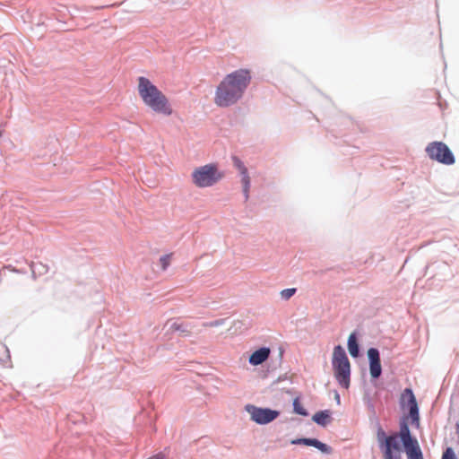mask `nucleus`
<instances>
[{"label": "nucleus", "instance_id": "nucleus-18", "mask_svg": "<svg viewBox=\"0 0 459 459\" xmlns=\"http://www.w3.org/2000/svg\"><path fill=\"white\" fill-rule=\"evenodd\" d=\"M232 160L234 166L238 169L241 176L248 174L247 169L246 168L243 161L239 158L234 156L232 158Z\"/></svg>", "mask_w": 459, "mask_h": 459}, {"label": "nucleus", "instance_id": "nucleus-24", "mask_svg": "<svg viewBox=\"0 0 459 459\" xmlns=\"http://www.w3.org/2000/svg\"><path fill=\"white\" fill-rule=\"evenodd\" d=\"M39 267H43V268H44V272H45V273H47V272H48V268H47L44 264H39Z\"/></svg>", "mask_w": 459, "mask_h": 459}, {"label": "nucleus", "instance_id": "nucleus-8", "mask_svg": "<svg viewBox=\"0 0 459 459\" xmlns=\"http://www.w3.org/2000/svg\"><path fill=\"white\" fill-rule=\"evenodd\" d=\"M245 411L249 413L251 420L258 425H266L276 420L281 412L278 410L268 407H257L253 404H247Z\"/></svg>", "mask_w": 459, "mask_h": 459}, {"label": "nucleus", "instance_id": "nucleus-19", "mask_svg": "<svg viewBox=\"0 0 459 459\" xmlns=\"http://www.w3.org/2000/svg\"><path fill=\"white\" fill-rule=\"evenodd\" d=\"M441 459H458L455 450L451 446L446 447L442 453Z\"/></svg>", "mask_w": 459, "mask_h": 459}, {"label": "nucleus", "instance_id": "nucleus-15", "mask_svg": "<svg viewBox=\"0 0 459 459\" xmlns=\"http://www.w3.org/2000/svg\"><path fill=\"white\" fill-rule=\"evenodd\" d=\"M166 326H169V330L180 332L181 333L187 334L190 330V325L186 323H178V322H167Z\"/></svg>", "mask_w": 459, "mask_h": 459}, {"label": "nucleus", "instance_id": "nucleus-2", "mask_svg": "<svg viewBox=\"0 0 459 459\" xmlns=\"http://www.w3.org/2000/svg\"><path fill=\"white\" fill-rule=\"evenodd\" d=\"M399 403L401 409H407L408 413L402 417L399 422V431L395 432V434L400 437L403 447H406L419 443L417 438L411 434L409 424L415 429H420V408L414 393L410 387L403 391Z\"/></svg>", "mask_w": 459, "mask_h": 459}, {"label": "nucleus", "instance_id": "nucleus-11", "mask_svg": "<svg viewBox=\"0 0 459 459\" xmlns=\"http://www.w3.org/2000/svg\"><path fill=\"white\" fill-rule=\"evenodd\" d=\"M270 354L271 349L266 346H262L250 354L248 363L252 366L261 365L268 359Z\"/></svg>", "mask_w": 459, "mask_h": 459}, {"label": "nucleus", "instance_id": "nucleus-23", "mask_svg": "<svg viewBox=\"0 0 459 459\" xmlns=\"http://www.w3.org/2000/svg\"><path fill=\"white\" fill-rule=\"evenodd\" d=\"M334 400L336 401L337 404L341 403V396L337 391H334Z\"/></svg>", "mask_w": 459, "mask_h": 459}, {"label": "nucleus", "instance_id": "nucleus-5", "mask_svg": "<svg viewBox=\"0 0 459 459\" xmlns=\"http://www.w3.org/2000/svg\"><path fill=\"white\" fill-rule=\"evenodd\" d=\"M377 438L384 459H402L400 452L403 449L400 437L395 433L386 435L380 424L377 426Z\"/></svg>", "mask_w": 459, "mask_h": 459}, {"label": "nucleus", "instance_id": "nucleus-17", "mask_svg": "<svg viewBox=\"0 0 459 459\" xmlns=\"http://www.w3.org/2000/svg\"><path fill=\"white\" fill-rule=\"evenodd\" d=\"M241 177H242L241 183H242V187H243V195L245 197V201H247L249 197L250 178H249L248 174L241 176Z\"/></svg>", "mask_w": 459, "mask_h": 459}, {"label": "nucleus", "instance_id": "nucleus-3", "mask_svg": "<svg viewBox=\"0 0 459 459\" xmlns=\"http://www.w3.org/2000/svg\"><path fill=\"white\" fill-rule=\"evenodd\" d=\"M138 92L143 103L153 112L164 116L172 114L168 98L148 78H138Z\"/></svg>", "mask_w": 459, "mask_h": 459}, {"label": "nucleus", "instance_id": "nucleus-9", "mask_svg": "<svg viewBox=\"0 0 459 459\" xmlns=\"http://www.w3.org/2000/svg\"><path fill=\"white\" fill-rule=\"evenodd\" d=\"M367 355L368 359L370 377L373 380L378 379L382 375L379 351L375 347H370L367 351Z\"/></svg>", "mask_w": 459, "mask_h": 459}, {"label": "nucleus", "instance_id": "nucleus-6", "mask_svg": "<svg viewBox=\"0 0 459 459\" xmlns=\"http://www.w3.org/2000/svg\"><path fill=\"white\" fill-rule=\"evenodd\" d=\"M221 174L218 171L216 165L207 164L195 169L192 173L194 184L201 188L212 186L221 178Z\"/></svg>", "mask_w": 459, "mask_h": 459}, {"label": "nucleus", "instance_id": "nucleus-26", "mask_svg": "<svg viewBox=\"0 0 459 459\" xmlns=\"http://www.w3.org/2000/svg\"><path fill=\"white\" fill-rule=\"evenodd\" d=\"M35 267H36V265H32V266H31V270H32V273H36V268H35Z\"/></svg>", "mask_w": 459, "mask_h": 459}, {"label": "nucleus", "instance_id": "nucleus-4", "mask_svg": "<svg viewBox=\"0 0 459 459\" xmlns=\"http://www.w3.org/2000/svg\"><path fill=\"white\" fill-rule=\"evenodd\" d=\"M334 377L339 385L348 389L351 385V363L343 347L334 346L332 359Z\"/></svg>", "mask_w": 459, "mask_h": 459}, {"label": "nucleus", "instance_id": "nucleus-21", "mask_svg": "<svg viewBox=\"0 0 459 459\" xmlns=\"http://www.w3.org/2000/svg\"><path fill=\"white\" fill-rule=\"evenodd\" d=\"M170 257H171L170 254L169 255H164L160 256V265H161V269L163 271H165L169 267Z\"/></svg>", "mask_w": 459, "mask_h": 459}, {"label": "nucleus", "instance_id": "nucleus-20", "mask_svg": "<svg viewBox=\"0 0 459 459\" xmlns=\"http://www.w3.org/2000/svg\"><path fill=\"white\" fill-rule=\"evenodd\" d=\"M297 292V289L296 288H288V289H284L282 290L280 294H281V298L284 300H288L290 299L295 293Z\"/></svg>", "mask_w": 459, "mask_h": 459}, {"label": "nucleus", "instance_id": "nucleus-10", "mask_svg": "<svg viewBox=\"0 0 459 459\" xmlns=\"http://www.w3.org/2000/svg\"><path fill=\"white\" fill-rule=\"evenodd\" d=\"M292 445H303L307 446H313L319 450L325 455H330L333 452V448L325 443H323L316 437H299L292 439L290 442Z\"/></svg>", "mask_w": 459, "mask_h": 459}, {"label": "nucleus", "instance_id": "nucleus-22", "mask_svg": "<svg viewBox=\"0 0 459 459\" xmlns=\"http://www.w3.org/2000/svg\"><path fill=\"white\" fill-rule=\"evenodd\" d=\"M225 321H226V319H217V320H214V321L205 324V325L211 326V327H217V326L222 325L225 323Z\"/></svg>", "mask_w": 459, "mask_h": 459}, {"label": "nucleus", "instance_id": "nucleus-14", "mask_svg": "<svg viewBox=\"0 0 459 459\" xmlns=\"http://www.w3.org/2000/svg\"><path fill=\"white\" fill-rule=\"evenodd\" d=\"M403 450L407 455V459H424L419 443L403 447Z\"/></svg>", "mask_w": 459, "mask_h": 459}, {"label": "nucleus", "instance_id": "nucleus-27", "mask_svg": "<svg viewBox=\"0 0 459 459\" xmlns=\"http://www.w3.org/2000/svg\"><path fill=\"white\" fill-rule=\"evenodd\" d=\"M370 408L374 410V405L370 403Z\"/></svg>", "mask_w": 459, "mask_h": 459}, {"label": "nucleus", "instance_id": "nucleus-1", "mask_svg": "<svg viewBox=\"0 0 459 459\" xmlns=\"http://www.w3.org/2000/svg\"><path fill=\"white\" fill-rule=\"evenodd\" d=\"M252 75L248 69H238L228 74L215 91L214 102L220 108H228L238 103L251 83Z\"/></svg>", "mask_w": 459, "mask_h": 459}, {"label": "nucleus", "instance_id": "nucleus-16", "mask_svg": "<svg viewBox=\"0 0 459 459\" xmlns=\"http://www.w3.org/2000/svg\"><path fill=\"white\" fill-rule=\"evenodd\" d=\"M292 406H293V412L298 414V415H300V416H304V417H307L309 415L308 411L307 409H305L301 403H300V401H299V397H296L294 400H293V403H292Z\"/></svg>", "mask_w": 459, "mask_h": 459}, {"label": "nucleus", "instance_id": "nucleus-12", "mask_svg": "<svg viewBox=\"0 0 459 459\" xmlns=\"http://www.w3.org/2000/svg\"><path fill=\"white\" fill-rule=\"evenodd\" d=\"M359 333L358 331H353L350 334L347 341V348L349 353L354 359H357L361 356V350L359 342Z\"/></svg>", "mask_w": 459, "mask_h": 459}, {"label": "nucleus", "instance_id": "nucleus-7", "mask_svg": "<svg viewBox=\"0 0 459 459\" xmlns=\"http://www.w3.org/2000/svg\"><path fill=\"white\" fill-rule=\"evenodd\" d=\"M425 152L428 157L444 165H453L455 158L450 148L443 142L435 141L429 143Z\"/></svg>", "mask_w": 459, "mask_h": 459}, {"label": "nucleus", "instance_id": "nucleus-13", "mask_svg": "<svg viewBox=\"0 0 459 459\" xmlns=\"http://www.w3.org/2000/svg\"><path fill=\"white\" fill-rule=\"evenodd\" d=\"M332 413L329 410H321L312 416V420L321 427H326L332 420Z\"/></svg>", "mask_w": 459, "mask_h": 459}, {"label": "nucleus", "instance_id": "nucleus-25", "mask_svg": "<svg viewBox=\"0 0 459 459\" xmlns=\"http://www.w3.org/2000/svg\"><path fill=\"white\" fill-rule=\"evenodd\" d=\"M39 273H45V272H44V268H43V267H40V269H39Z\"/></svg>", "mask_w": 459, "mask_h": 459}]
</instances>
